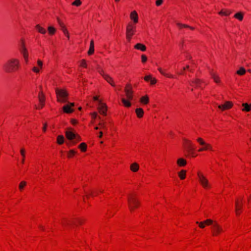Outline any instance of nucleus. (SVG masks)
Returning a JSON list of instances; mask_svg holds the SVG:
<instances>
[{
  "label": "nucleus",
  "mask_w": 251,
  "mask_h": 251,
  "mask_svg": "<svg viewBox=\"0 0 251 251\" xmlns=\"http://www.w3.org/2000/svg\"><path fill=\"white\" fill-rule=\"evenodd\" d=\"M182 147L185 157H196L198 155L195 152V146L191 140L185 138H183Z\"/></svg>",
  "instance_id": "nucleus-1"
},
{
  "label": "nucleus",
  "mask_w": 251,
  "mask_h": 251,
  "mask_svg": "<svg viewBox=\"0 0 251 251\" xmlns=\"http://www.w3.org/2000/svg\"><path fill=\"white\" fill-rule=\"evenodd\" d=\"M127 203L130 212H134L140 206L141 203L135 193H131L127 195Z\"/></svg>",
  "instance_id": "nucleus-2"
},
{
  "label": "nucleus",
  "mask_w": 251,
  "mask_h": 251,
  "mask_svg": "<svg viewBox=\"0 0 251 251\" xmlns=\"http://www.w3.org/2000/svg\"><path fill=\"white\" fill-rule=\"evenodd\" d=\"M4 71L8 73H12L18 71L20 68L18 59L12 58L8 60L3 66Z\"/></svg>",
  "instance_id": "nucleus-3"
},
{
  "label": "nucleus",
  "mask_w": 251,
  "mask_h": 251,
  "mask_svg": "<svg viewBox=\"0 0 251 251\" xmlns=\"http://www.w3.org/2000/svg\"><path fill=\"white\" fill-rule=\"evenodd\" d=\"M137 32L136 25L131 24V22H129L126 26V40L128 43H130L133 37Z\"/></svg>",
  "instance_id": "nucleus-4"
},
{
  "label": "nucleus",
  "mask_w": 251,
  "mask_h": 251,
  "mask_svg": "<svg viewBox=\"0 0 251 251\" xmlns=\"http://www.w3.org/2000/svg\"><path fill=\"white\" fill-rule=\"evenodd\" d=\"M55 93L58 102L61 103L68 102L69 94L65 89L57 88L55 89Z\"/></svg>",
  "instance_id": "nucleus-5"
},
{
  "label": "nucleus",
  "mask_w": 251,
  "mask_h": 251,
  "mask_svg": "<svg viewBox=\"0 0 251 251\" xmlns=\"http://www.w3.org/2000/svg\"><path fill=\"white\" fill-rule=\"evenodd\" d=\"M197 176L199 182L204 189L209 190L211 188V186L208 179L201 171L197 172Z\"/></svg>",
  "instance_id": "nucleus-6"
},
{
  "label": "nucleus",
  "mask_w": 251,
  "mask_h": 251,
  "mask_svg": "<svg viewBox=\"0 0 251 251\" xmlns=\"http://www.w3.org/2000/svg\"><path fill=\"white\" fill-rule=\"evenodd\" d=\"M197 141L200 145L202 146V148H201L198 150L199 152L206 151H212V147L211 145L205 142L202 138L199 137L197 139Z\"/></svg>",
  "instance_id": "nucleus-7"
},
{
  "label": "nucleus",
  "mask_w": 251,
  "mask_h": 251,
  "mask_svg": "<svg viewBox=\"0 0 251 251\" xmlns=\"http://www.w3.org/2000/svg\"><path fill=\"white\" fill-rule=\"evenodd\" d=\"M21 47L20 49L21 52L23 54L26 63H27L28 61V52L25 47V43L24 39L22 38L20 40Z\"/></svg>",
  "instance_id": "nucleus-8"
},
{
  "label": "nucleus",
  "mask_w": 251,
  "mask_h": 251,
  "mask_svg": "<svg viewBox=\"0 0 251 251\" xmlns=\"http://www.w3.org/2000/svg\"><path fill=\"white\" fill-rule=\"evenodd\" d=\"M223 229L221 226H220L217 222L213 223V226H211V232L213 236H217L223 232Z\"/></svg>",
  "instance_id": "nucleus-9"
},
{
  "label": "nucleus",
  "mask_w": 251,
  "mask_h": 251,
  "mask_svg": "<svg viewBox=\"0 0 251 251\" xmlns=\"http://www.w3.org/2000/svg\"><path fill=\"white\" fill-rule=\"evenodd\" d=\"M243 198L237 199L235 201V212L237 216H239L242 212Z\"/></svg>",
  "instance_id": "nucleus-10"
},
{
  "label": "nucleus",
  "mask_w": 251,
  "mask_h": 251,
  "mask_svg": "<svg viewBox=\"0 0 251 251\" xmlns=\"http://www.w3.org/2000/svg\"><path fill=\"white\" fill-rule=\"evenodd\" d=\"M126 97L129 100H132L133 98V91L131 84H126L124 89Z\"/></svg>",
  "instance_id": "nucleus-11"
},
{
  "label": "nucleus",
  "mask_w": 251,
  "mask_h": 251,
  "mask_svg": "<svg viewBox=\"0 0 251 251\" xmlns=\"http://www.w3.org/2000/svg\"><path fill=\"white\" fill-rule=\"evenodd\" d=\"M99 112L100 114L104 116L106 115V112L107 110V107L105 103H102L100 100L99 101L98 105Z\"/></svg>",
  "instance_id": "nucleus-12"
},
{
  "label": "nucleus",
  "mask_w": 251,
  "mask_h": 251,
  "mask_svg": "<svg viewBox=\"0 0 251 251\" xmlns=\"http://www.w3.org/2000/svg\"><path fill=\"white\" fill-rule=\"evenodd\" d=\"M130 19L131 20V24L136 25L139 22V16L136 11L134 10L130 14Z\"/></svg>",
  "instance_id": "nucleus-13"
},
{
  "label": "nucleus",
  "mask_w": 251,
  "mask_h": 251,
  "mask_svg": "<svg viewBox=\"0 0 251 251\" xmlns=\"http://www.w3.org/2000/svg\"><path fill=\"white\" fill-rule=\"evenodd\" d=\"M233 106V104L232 101H226L224 104L218 105V107L219 109H221L222 111H224L231 108Z\"/></svg>",
  "instance_id": "nucleus-14"
},
{
  "label": "nucleus",
  "mask_w": 251,
  "mask_h": 251,
  "mask_svg": "<svg viewBox=\"0 0 251 251\" xmlns=\"http://www.w3.org/2000/svg\"><path fill=\"white\" fill-rule=\"evenodd\" d=\"M72 225L73 227L75 226H79L83 225L85 223V220L82 218H72Z\"/></svg>",
  "instance_id": "nucleus-15"
},
{
  "label": "nucleus",
  "mask_w": 251,
  "mask_h": 251,
  "mask_svg": "<svg viewBox=\"0 0 251 251\" xmlns=\"http://www.w3.org/2000/svg\"><path fill=\"white\" fill-rule=\"evenodd\" d=\"M61 224L65 227H73L72 219L63 218L61 221Z\"/></svg>",
  "instance_id": "nucleus-16"
},
{
  "label": "nucleus",
  "mask_w": 251,
  "mask_h": 251,
  "mask_svg": "<svg viewBox=\"0 0 251 251\" xmlns=\"http://www.w3.org/2000/svg\"><path fill=\"white\" fill-rule=\"evenodd\" d=\"M187 163V160L183 158H179L176 160V164L178 167H185Z\"/></svg>",
  "instance_id": "nucleus-17"
},
{
  "label": "nucleus",
  "mask_w": 251,
  "mask_h": 251,
  "mask_svg": "<svg viewBox=\"0 0 251 251\" xmlns=\"http://www.w3.org/2000/svg\"><path fill=\"white\" fill-rule=\"evenodd\" d=\"M62 110L64 113L67 114L72 113L74 112V109L70 107L69 104H66L62 107Z\"/></svg>",
  "instance_id": "nucleus-18"
},
{
  "label": "nucleus",
  "mask_w": 251,
  "mask_h": 251,
  "mask_svg": "<svg viewBox=\"0 0 251 251\" xmlns=\"http://www.w3.org/2000/svg\"><path fill=\"white\" fill-rule=\"evenodd\" d=\"M140 102L142 103L143 105H147L150 102V99L148 95H146L144 96H142L140 98Z\"/></svg>",
  "instance_id": "nucleus-19"
},
{
  "label": "nucleus",
  "mask_w": 251,
  "mask_h": 251,
  "mask_svg": "<svg viewBox=\"0 0 251 251\" xmlns=\"http://www.w3.org/2000/svg\"><path fill=\"white\" fill-rule=\"evenodd\" d=\"M158 71L160 72V73L162 75H164V76L167 77V78H175V76L170 74V73H166L164 70H163L161 68H158Z\"/></svg>",
  "instance_id": "nucleus-20"
},
{
  "label": "nucleus",
  "mask_w": 251,
  "mask_h": 251,
  "mask_svg": "<svg viewBox=\"0 0 251 251\" xmlns=\"http://www.w3.org/2000/svg\"><path fill=\"white\" fill-rule=\"evenodd\" d=\"M75 134L72 131H66L65 132L66 137L69 140H73L75 137Z\"/></svg>",
  "instance_id": "nucleus-21"
},
{
  "label": "nucleus",
  "mask_w": 251,
  "mask_h": 251,
  "mask_svg": "<svg viewBox=\"0 0 251 251\" xmlns=\"http://www.w3.org/2000/svg\"><path fill=\"white\" fill-rule=\"evenodd\" d=\"M137 117L139 119H141L144 115V111L142 108H137L135 110Z\"/></svg>",
  "instance_id": "nucleus-22"
},
{
  "label": "nucleus",
  "mask_w": 251,
  "mask_h": 251,
  "mask_svg": "<svg viewBox=\"0 0 251 251\" xmlns=\"http://www.w3.org/2000/svg\"><path fill=\"white\" fill-rule=\"evenodd\" d=\"M103 78L109 83L112 86L114 87L115 86V83L112 79L108 75L106 74L103 75Z\"/></svg>",
  "instance_id": "nucleus-23"
},
{
  "label": "nucleus",
  "mask_w": 251,
  "mask_h": 251,
  "mask_svg": "<svg viewBox=\"0 0 251 251\" xmlns=\"http://www.w3.org/2000/svg\"><path fill=\"white\" fill-rule=\"evenodd\" d=\"M130 169L134 173L137 172L139 170V165L136 162L132 163L130 166Z\"/></svg>",
  "instance_id": "nucleus-24"
},
{
  "label": "nucleus",
  "mask_w": 251,
  "mask_h": 251,
  "mask_svg": "<svg viewBox=\"0 0 251 251\" xmlns=\"http://www.w3.org/2000/svg\"><path fill=\"white\" fill-rule=\"evenodd\" d=\"M134 49H135L136 50H139L142 51H145L147 50L146 46L144 44H142V43L136 44L134 46Z\"/></svg>",
  "instance_id": "nucleus-25"
},
{
  "label": "nucleus",
  "mask_w": 251,
  "mask_h": 251,
  "mask_svg": "<svg viewBox=\"0 0 251 251\" xmlns=\"http://www.w3.org/2000/svg\"><path fill=\"white\" fill-rule=\"evenodd\" d=\"M202 81L200 79L196 78L195 80L192 81L191 85L193 86L195 85L198 87H201L202 85Z\"/></svg>",
  "instance_id": "nucleus-26"
},
{
  "label": "nucleus",
  "mask_w": 251,
  "mask_h": 251,
  "mask_svg": "<svg viewBox=\"0 0 251 251\" xmlns=\"http://www.w3.org/2000/svg\"><path fill=\"white\" fill-rule=\"evenodd\" d=\"M176 25L179 28V29H181L183 28H188L192 30H194L195 29V28L193 26H191L189 25H186V24H183L181 23H177Z\"/></svg>",
  "instance_id": "nucleus-27"
},
{
  "label": "nucleus",
  "mask_w": 251,
  "mask_h": 251,
  "mask_svg": "<svg viewBox=\"0 0 251 251\" xmlns=\"http://www.w3.org/2000/svg\"><path fill=\"white\" fill-rule=\"evenodd\" d=\"M243 108L242 109L243 111L249 112L251 111V103L248 104V103H243L242 104Z\"/></svg>",
  "instance_id": "nucleus-28"
},
{
  "label": "nucleus",
  "mask_w": 251,
  "mask_h": 251,
  "mask_svg": "<svg viewBox=\"0 0 251 251\" xmlns=\"http://www.w3.org/2000/svg\"><path fill=\"white\" fill-rule=\"evenodd\" d=\"M187 171L185 170H181L178 173V176L181 180H184L186 178Z\"/></svg>",
  "instance_id": "nucleus-29"
},
{
  "label": "nucleus",
  "mask_w": 251,
  "mask_h": 251,
  "mask_svg": "<svg viewBox=\"0 0 251 251\" xmlns=\"http://www.w3.org/2000/svg\"><path fill=\"white\" fill-rule=\"evenodd\" d=\"M231 13V12L229 10L223 9L219 12V14L221 16H228L230 15Z\"/></svg>",
  "instance_id": "nucleus-30"
},
{
  "label": "nucleus",
  "mask_w": 251,
  "mask_h": 251,
  "mask_svg": "<svg viewBox=\"0 0 251 251\" xmlns=\"http://www.w3.org/2000/svg\"><path fill=\"white\" fill-rule=\"evenodd\" d=\"M244 14L243 12H238L234 15V18L238 19L240 21H242L243 20Z\"/></svg>",
  "instance_id": "nucleus-31"
},
{
  "label": "nucleus",
  "mask_w": 251,
  "mask_h": 251,
  "mask_svg": "<svg viewBox=\"0 0 251 251\" xmlns=\"http://www.w3.org/2000/svg\"><path fill=\"white\" fill-rule=\"evenodd\" d=\"M94 53V40H92L90 42V46L89 50L88 51V54L89 55H91Z\"/></svg>",
  "instance_id": "nucleus-32"
},
{
  "label": "nucleus",
  "mask_w": 251,
  "mask_h": 251,
  "mask_svg": "<svg viewBox=\"0 0 251 251\" xmlns=\"http://www.w3.org/2000/svg\"><path fill=\"white\" fill-rule=\"evenodd\" d=\"M78 148L82 152H85L87 151V145L85 143L83 142L78 145Z\"/></svg>",
  "instance_id": "nucleus-33"
},
{
  "label": "nucleus",
  "mask_w": 251,
  "mask_h": 251,
  "mask_svg": "<svg viewBox=\"0 0 251 251\" xmlns=\"http://www.w3.org/2000/svg\"><path fill=\"white\" fill-rule=\"evenodd\" d=\"M36 29L38 31V32L45 34L46 33V30L44 27H42L40 25H37L35 26Z\"/></svg>",
  "instance_id": "nucleus-34"
},
{
  "label": "nucleus",
  "mask_w": 251,
  "mask_h": 251,
  "mask_svg": "<svg viewBox=\"0 0 251 251\" xmlns=\"http://www.w3.org/2000/svg\"><path fill=\"white\" fill-rule=\"evenodd\" d=\"M130 100H126L125 98H122L121 99L122 102L124 105L126 107H130L131 106V103L130 101Z\"/></svg>",
  "instance_id": "nucleus-35"
},
{
  "label": "nucleus",
  "mask_w": 251,
  "mask_h": 251,
  "mask_svg": "<svg viewBox=\"0 0 251 251\" xmlns=\"http://www.w3.org/2000/svg\"><path fill=\"white\" fill-rule=\"evenodd\" d=\"M85 197H86L87 199L89 198V196H92V197H95L97 196L99 194L98 191L97 190H92L91 191L90 194L85 192Z\"/></svg>",
  "instance_id": "nucleus-36"
},
{
  "label": "nucleus",
  "mask_w": 251,
  "mask_h": 251,
  "mask_svg": "<svg viewBox=\"0 0 251 251\" xmlns=\"http://www.w3.org/2000/svg\"><path fill=\"white\" fill-rule=\"evenodd\" d=\"M38 98L41 103H45V97L43 91H41L39 93Z\"/></svg>",
  "instance_id": "nucleus-37"
},
{
  "label": "nucleus",
  "mask_w": 251,
  "mask_h": 251,
  "mask_svg": "<svg viewBox=\"0 0 251 251\" xmlns=\"http://www.w3.org/2000/svg\"><path fill=\"white\" fill-rule=\"evenodd\" d=\"M48 30L49 34L51 36L54 35L56 31V29L52 26H49L48 28Z\"/></svg>",
  "instance_id": "nucleus-38"
},
{
  "label": "nucleus",
  "mask_w": 251,
  "mask_h": 251,
  "mask_svg": "<svg viewBox=\"0 0 251 251\" xmlns=\"http://www.w3.org/2000/svg\"><path fill=\"white\" fill-rule=\"evenodd\" d=\"M77 153V151H75L74 150H70L67 153V157L68 158H73L76 154Z\"/></svg>",
  "instance_id": "nucleus-39"
},
{
  "label": "nucleus",
  "mask_w": 251,
  "mask_h": 251,
  "mask_svg": "<svg viewBox=\"0 0 251 251\" xmlns=\"http://www.w3.org/2000/svg\"><path fill=\"white\" fill-rule=\"evenodd\" d=\"M64 138L63 135H58L57 137V141L56 142L58 145H62L64 143Z\"/></svg>",
  "instance_id": "nucleus-40"
},
{
  "label": "nucleus",
  "mask_w": 251,
  "mask_h": 251,
  "mask_svg": "<svg viewBox=\"0 0 251 251\" xmlns=\"http://www.w3.org/2000/svg\"><path fill=\"white\" fill-rule=\"evenodd\" d=\"M26 181H21L20 184H19V190L22 192L24 189L25 188V187L26 186Z\"/></svg>",
  "instance_id": "nucleus-41"
},
{
  "label": "nucleus",
  "mask_w": 251,
  "mask_h": 251,
  "mask_svg": "<svg viewBox=\"0 0 251 251\" xmlns=\"http://www.w3.org/2000/svg\"><path fill=\"white\" fill-rule=\"evenodd\" d=\"M186 70H189V71H190V72H193L192 70V69H190V66H189V65H186V67H184V68H183V70L181 71V72H180V73H179L178 74V75H184V74H185V71Z\"/></svg>",
  "instance_id": "nucleus-42"
},
{
  "label": "nucleus",
  "mask_w": 251,
  "mask_h": 251,
  "mask_svg": "<svg viewBox=\"0 0 251 251\" xmlns=\"http://www.w3.org/2000/svg\"><path fill=\"white\" fill-rule=\"evenodd\" d=\"M246 71L245 69L243 67H241L237 71L236 73L240 75H243L246 74Z\"/></svg>",
  "instance_id": "nucleus-43"
},
{
  "label": "nucleus",
  "mask_w": 251,
  "mask_h": 251,
  "mask_svg": "<svg viewBox=\"0 0 251 251\" xmlns=\"http://www.w3.org/2000/svg\"><path fill=\"white\" fill-rule=\"evenodd\" d=\"M79 67H83V68H87V64L86 60L85 59H82L80 61Z\"/></svg>",
  "instance_id": "nucleus-44"
},
{
  "label": "nucleus",
  "mask_w": 251,
  "mask_h": 251,
  "mask_svg": "<svg viewBox=\"0 0 251 251\" xmlns=\"http://www.w3.org/2000/svg\"><path fill=\"white\" fill-rule=\"evenodd\" d=\"M215 222V221H213V220L209 219H206V220L203 221L205 226L212 225V226H213V223Z\"/></svg>",
  "instance_id": "nucleus-45"
},
{
  "label": "nucleus",
  "mask_w": 251,
  "mask_h": 251,
  "mask_svg": "<svg viewBox=\"0 0 251 251\" xmlns=\"http://www.w3.org/2000/svg\"><path fill=\"white\" fill-rule=\"evenodd\" d=\"M212 78L214 81V82L216 83H219L221 82L220 78L218 75H212Z\"/></svg>",
  "instance_id": "nucleus-46"
},
{
  "label": "nucleus",
  "mask_w": 251,
  "mask_h": 251,
  "mask_svg": "<svg viewBox=\"0 0 251 251\" xmlns=\"http://www.w3.org/2000/svg\"><path fill=\"white\" fill-rule=\"evenodd\" d=\"M75 141H74V144H76V143L81 141V137L77 134H75V137L74 138Z\"/></svg>",
  "instance_id": "nucleus-47"
},
{
  "label": "nucleus",
  "mask_w": 251,
  "mask_h": 251,
  "mask_svg": "<svg viewBox=\"0 0 251 251\" xmlns=\"http://www.w3.org/2000/svg\"><path fill=\"white\" fill-rule=\"evenodd\" d=\"M57 21L61 28L66 26L65 24L62 22L59 17H57Z\"/></svg>",
  "instance_id": "nucleus-48"
},
{
  "label": "nucleus",
  "mask_w": 251,
  "mask_h": 251,
  "mask_svg": "<svg viewBox=\"0 0 251 251\" xmlns=\"http://www.w3.org/2000/svg\"><path fill=\"white\" fill-rule=\"evenodd\" d=\"M82 2L80 0H75L72 4L76 6H79L81 4Z\"/></svg>",
  "instance_id": "nucleus-49"
},
{
  "label": "nucleus",
  "mask_w": 251,
  "mask_h": 251,
  "mask_svg": "<svg viewBox=\"0 0 251 251\" xmlns=\"http://www.w3.org/2000/svg\"><path fill=\"white\" fill-rule=\"evenodd\" d=\"M148 60L147 56L145 54H142L141 55V61L143 63H145Z\"/></svg>",
  "instance_id": "nucleus-50"
},
{
  "label": "nucleus",
  "mask_w": 251,
  "mask_h": 251,
  "mask_svg": "<svg viewBox=\"0 0 251 251\" xmlns=\"http://www.w3.org/2000/svg\"><path fill=\"white\" fill-rule=\"evenodd\" d=\"M98 72L103 77V75H105L104 74V71L101 68L100 66H98L97 68Z\"/></svg>",
  "instance_id": "nucleus-51"
},
{
  "label": "nucleus",
  "mask_w": 251,
  "mask_h": 251,
  "mask_svg": "<svg viewBox=\"0 0 251 251\" xmlns=\"http://www.w3.org/2000/svg\"><path fill=\"white\" fill-rule=\"evenodd\" d=\"M150 81V84L151 85H153L156 83L157 80L155 77H152V76H151V79Z\"/></svg>",
  "instance_id": "nucleus-52"
},
{
  "label": "nucleus",
  "mask_w": 251,
  "mask_h": 251,
  "mask_svg": "<svg viewBox=\"0 0 251 251\" xmlns=\"http://www.w3.org/2000/svg\"><path fill=\"white\" fill-rule=\"evenodd\" d=\"M196 224H198L199 225V226L201 228H203L205 226V225L203 221L201 222H197Z\"/></svg>",
  "instance_id": "nucleus-53"
},
{
  "label": "nucleus",
  "mask_w": 251,
  "mask_h": 251,
  "mask_svg": "<svg viewBox=\"0 0 251 251\" xmlns=\"http://www.w3.org/2000/svg\"><path fill=\"white\" fill-rule=\"evenodd\" d=\"M20 153L23 157L25 158V151L24 148H22L20 150Z\"/></svg>",
  "instance_id": "nucleus-54"
},
{
  "label": "nucleus",
  "mask_w": 251,
  "mask_h": 251,
  "mask_svg": "<svg viewBox=\"0 0 251 251\" xmlns=\"http://www.w3.org/2000/svg\"><path fill=\"white\" fill-rule=\"evenodd\" d=\"M99 126H100V128L101 129H105V123L100 122L99 124Z\"/></svg>",
  "instance_id": "nucleus-55"
},
{
  "label": "nucleus",
  "mask_w": 251,
  "mask_h": 251,
  "mask_svg": "<svg viewBox=\"0 0 251 251\" xmlns=\"http://www.w3.org/2000/svg\"><path fill=\"white\" fill-rule=\"evenodd\" d=\"M163 2V0H156L155 1V5L157 6H159L161 5Z\"/></svg>",
  "instance_id": "nucleus-56"
},
{
  "label": "nucleus",
  "mask_w": 251,
  "mask_h": 251,
  "mask_svg": "<svg viewBox=\"0 0 251 251\" xmlns=\"http://www.w3.org/2000/svg\"><path fill=\"white\" fill-rule=\"evenodd\" d=\"M144 78L146 81L149 82V81H150L151 79V75H146L144 77Z\"/></svg>",
  "instance_id": "nucleus-57"
},
{
  "label": "nucleus",
  "mask_w": 251,
  "mask_h": 251,
  "mask_svg": "<svg viewBox=\"0 0 251 251\" xmlns=\"http://www.w3.org/2000/svg\"><path fill=\"white\" fill-rule=\"evenodd\" d=\"M37 65L40 69H42L43 65V62L41 60L38 59L37 61Z\"/></svg>",
  "instance_id": "nucleus-58"
},
{
  "label": "nucleus",
  "mask_w": 251,
  "mask_h": 251,
  "mask_svg": "<svg viewBox=\"0 0 251 251\" xmlns=\"http://www.w3.org/2000/svg\"><path fill=\"white\" fill-rule=\"evenodd\" d=\"M32 71L36 73H39L40 72V69L39 68L37 67H33L32 69Z\"/></svg>",
  "instance_id": "nucleus-59"
},
{
  "label": "nucleus",
  "mask_w": 251,
  "mask_h": 251,
  "mask_svg": "<svg viewBox=\"0 0 251 251\" xmlns=\"http://www.w3.org/2000/svg\"><path fill=\"white\" fill-rule=\"evenodd\" d=\"M71 123L73 125H75L78 123V122L76 120L74 119H72L71 120Z\"/></svg>",
  "instance_id": "nucleus-60"
},
{
  "label": "nucleus",
  "mask_w": 251,
  "mask_h": 251,
  "mask_svg": "<svg viewBox=\"0 0 251 251\" xmlns=\"http://www.w3.org/2000/svg\"><path fill=\"white\" fill-rule=\"evenodd\" d=\"M92 116V118L93 120H95L97 117V112H93L91 114Z\"/></svg>",
  "instance_id": "nucleus-61"
},
{
  "label": "nucleus",
  "mask_w": 251,
  "mask_h": 251,
  "mask_svg": "<svg viewBox=\"0 0 251 251\" xmlns=\"http://www.w3.org/2000/svg\"><path fill=\"white\" fill-rule=\"evenodd\" d=\"M47 126H48L47 123H45L44 124V126H43V131L44 132H46Z\"/></svg>",
  "instance_id": "nucleus-62"
},
{
  "label": "nucleus",
  "mask_w": 251,
  "mask_h": 251,
  "mask_svg": "<svg viewBox=\"0 0 251 251\" xmlns=\"http://www.w3.org/2000/svg\"><path fill=\"white\" fill-rule=\"evenodd\" d=\"M61 29L64 33V34L67 33L68 30H67V28L66 27V26L64 27L63 28H61Z\"/></svg>",
  "instance_id": "nucleus-63"
},
{
  "label": "nucleus",
  "mask_w": 251,
  "mask_h": 251,
  "mask_svg": "<svg viewBox=\"0 0 251 251\" xmlns=\"http://www.w3.org/2000/svg\"><path fill=\"white\" fill-rule=\"evenodd\" d=\"M44 105H45V103H41L40 104V105L38 107H36V108L37 109H42L43 108V107L44 106Z\"/></svg>",
  "instance_id": "nucleus-64"
}]
</instances>
